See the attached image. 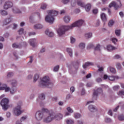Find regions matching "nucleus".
I'll use <instances>...</instances> for the list:
<instances>
[{"label":"nucleus","mask_w":124,"mask_h":124,"mask_svg":"<svg viewBox=\"0 0 124 124\" xmlns=\"http://www.w3.org/2000/svg\"><path fill=\"white\" fill-rule=\"evenodd\" d=\"M47 15L45 17V21L49 24H53L55 21V16H57L59 13L55 10H50L47 11Z\"/></svg>","instance_id":"f257e3e1"},{"label":"nucleus","mask_w":124,"mask_h":124,"mask_svg":"<svg viewBox=\"0 0 124 124\" xmlns=\"http://www.w3.org/2000/svg\"><path fill=\"white\" fill-rule=\"evenodd\" d=\"M39 86L42 88H43V87L52 88L53 87V83L50 80L49 77L45 76L41 80L39 83Z\"/></svg>","instance_id":"f03ea898"},{"label":"nucleus","mask_w":124,"mask_h":124,"mask_svg":"<svg viewBox=\"0 0 124 124\" xmlns=\"http://www.w3.org/2000/svg\"><path fill=\"white\" fill-rule=\"evenodd\" d=\"M54 120V113L46 112L44 113V118L43 119L44 123L48 124L51 123Z\"/></svg>","instance_id":"7ed1b4c3"},{"label":"nucleus","mask_w":124,"mask_h":124,"mask_svg":"<svg viewBox=\"0 0 124 124\" xmlns=\"http://www.w3.org/2000/svg\"><path fill=\"white\" fill-rule=\"evenodd\" d=\"M8 83H9L12 87L11 90V94H13L14 93H16V91H17V88L16 87H17V80L16 79H11L10 80H8Z\"/></svg>","instance_id":"20e7f679"},{"label":"nucleus","mask_w":124,"mask_h":124,"mask_svg":"<svg viewBox=\"0 0 124 124\" xmlns=\"http://www.w3.org/2000/svg\"><path fill=\"white\" fill-rule=\"evenodd\" d=\"M22 102L17 103L16 106L14 108V114L15 116H20L22 114Z\"/></svg>","instance_id":"39448f33"},{"label":"nucleus","mask_w":124,"mask_h":124,"mask_svg":"<svg viewBox=\"0 0 124 124\" xmlns=\"http://www.w3.org/2000/svg\"><path fill=\"white\" fill-rule=\"evenodd\" d=\"M0 104L4 111H6L9 107V100L6 98H3L1 100Z\"/></svg>","instance_id":"423d86ee"},{"label":"nucleus","mask_w":124,"mask_h":124,"mask_svg":"<svg viewBox=\"0 0 124 124\" xmlns=\"http://www.w3.org/2000/svg\"><path fill=\"white\" fill-rule=\"evenodd\" d=\"M77 3L79 6H81V7H84L87 12H89V11L91 10V8H92V5L91 4L88 3L85 5V3L82 2L81 0H78Z\"/></svg>","instance_id":"0eeeda50"},{"label":"nucleus","mask_w":124,"mask_h":124,"mask_svg":"<svg viewBox=\"0 0 124 124\" xmlns=\"http://www.w3.org/2000/svg\"><path fill=\"white\" fill-rule=\"evenodd\" d=\"M35 118L36 120L39 122L42 121L43 118H44V113L41 111H38L35 114Z\"/></svg>","instance_id":"6e6552de"},{"label":"nucleus","mask_w":124,"mask_h":124,"mask_svg":"<svg viewBox=\"0 0 124 124\" xmlns=\"http://www.w3.org/2000/svg\"><path fill=\"white\" fill-rule=\"evenodd\" d=\"M84 21L83 19H79L75 22L74 23H73L74 28H75V27H77L78 28H80V27H82V26H83V24H84Z\"/></svg>","instance_id":"1a4fd4ad"},{"label":"nucleus","mask_w":124,"mask_h":124,"mask_svg":"<svg viewBox=\"0 0 124 124\" xmlns=\"http://www.w3.org/2000/svg\"><path fill=\"white\" fill-rule=\"evenodd\" d=\"M119 3H120V5H118V4H117V3H116V2L113 1L109 4L108 7H109V8H111V7H114L115 9L116 10V9H118V8L122 6V3L120 2V1H119Z\"/></svg>","instance_id":"9d476101"},{"label":"nucleus","mask_w":124,"mask_h":124,"mask_svg":"<svg viewBox=\"0 0 124 124\" xmlns=\"http://www.w3.org/2000/svg\"><path fill=\"white\" fill-rule=\"evenodd\" d=\"M13 6V3L10 1L6 2L3 5L4 9L7 10L8 8H10Z\"/></svg>","instance_id":"9b49d317"},{"label":"nucleus","mask_w":124,"mask_h":124,"mask_svg":"<svg viewBox=\"0 0 124 124\" xmlns=\"http://www.w3.org/2000/svg\"><path fill=\"white\" fill-rule=\"evenodd\" d=\"M57 33L60 36H62V35L65 33V31L62 26L58 30Z\"/></svg>","instance_id":"f8f14e48"},{"label":"nucleus","mask_w":124,"mask_h":124,"mask_svg":"<svg viewBox=\"0 0 124 124\" xmlns=\"http://www.w3.org/2000/svg\"><path fill=\"white\" fill-rule=\"evenodd\" d=\"M45 99V95L43 93L40 94L38 98L37 99V102H39V103H40V102H42L43 100Z\"/></svg>","instance_id":"ddd939ff"},{"label":"nucleus","mask_w":124,"mask_h":124,"mask_svg":"<svg viewBox=\"0 0 124 124\" xmlns=\"http://www.w3.org/2000/svg\"><path fill=\"white\" fill-rule=\"evenodd\" d=\"M54 120H56V121H61L62 119V115L61 113H58L56 115L53 114Z\"/></svg>","instance_id":"4468645a"},{"label":"nucleus","mask_w":124,"mask_h":124,"mask_svg":"<svg viewBox=\"0 0 124 124\" xmlns=\"http://www.w3.org/2000/svg\"><path fill=\"white\" fill-rule=\"evenodd\" d=\"M88 109L90 112H92V113H93L94 112H96L97 110V109L96 108H95V106L93 105H90L88 107Z\"/></svg>","instance_id":"2eb2a0df"},{"label":"nucleus","mask_w":124,"mask_h":124,"mask_svg":"<svg viewBox=\"0 0 124 124\" xmlns=\"http://www.w3.org/2000/svg\"><path fill=\"white\" fill-rule=\"evenodd\" d=\"M102 93V89L101 88H98L93 93V97H96L97 95H98L99 93Z\"/></svg>","instance_id":"dca6fc26"},{"label":"nucleus","mask_w":124,"mask_h":124,"mask_svg":"<svg viewBox=\"0 0 124 124\" xmlns=\"http://www.w3.org/2000/svg\"><path fill=\"white\" fill-rule=\"evenodd\" d=\"M45 32L46 34L49 36V37H54V36H55V33L49 30H46Z\"/></svg>","instance_id":"f3484780"},{"label":"nucleus","mask_w":124,"mask_h":124,"mask_svg":"<svg viewBox=\"0 0 124 124\" xmlns=\"http://www.w3.org/2000/svg\"><path fill=\"white\" fill-rule=\"evenodd\" d=\"M62 27H63V29H64V30L65 31H69V30H72L73 28H74V26L73 25V24H72L70 26H62Z\"/></svg>","instance_id":"a211bd4d"},{"label":"nucleus","mask_w":124,"mask_h":124,"mask_svg":"<svg viewBox=\"0 0 124 124\" xmlns=\"http://www.w3.org/2000/svg\"><path fill=\"white\" fill-rule=\"evenodd\" d=\"M93 65V62H88L83 65V68H84V69H86L87 67H89V66H92Z\"/></svg>","instance_id":"6ab92c4d"},{"label":"nucleus","mask_w":124,"mask_h":124,"mask_svg":"<svg viewBox=\"0 0 124 124\" xmlns=\"http://www.w3.org/2000/svg\"><path fill=\"white\" fill-rule=\"evenodd\" d=\"M103 78L104 80H106V79H108L110 81H114V80H115V77L108 76L107 75H104Z\"/></svg>","instance_id":"aec40b11"},{"label":"nucleus","mask_w":124,"mask_h":124,"mask_svg":"<svg viewBox=\"0 0 124 124\" xmlns=\"http://www.w3.org/2000/svg\"><path fill=\"white\" fill-rule=\"evenodd\" d=\"M13 12L16 14H20L22 13V12L18 9L16 7H14L13 8Z\"/></svg>","instance_id":"412c9836"},{"label":"nucleus","mask_w":124,"mask_h":124,"mask_svg":"<svg viewBox=\"0 0 124 124\" xmlns=\"http://www.w3.org/2000/svg\"><path fill=\"white\" fill-rule=\"evenodd\" d=\"M71 19L70 16H65L63 17V21L66 24H68V23H70Z\"/></svg>","instance_id":"4be33fe9"},{"label":"nucleus","mask_w":124,"mask_h":124,"mask_svg":"<svg viewBox=\"0 0 124 124\" xmlns=\"http://www.w3.org/2000/svg\"><path fill=\"white\" fill-rule=\"evenodd\" d=\"M33 27L35 30H41V29L43 28V25L41 24H37L34 25Z\"/></svg>","instance_id":"5701e85b"},{"label":"nucleus","mask_w":124,"mask_h":124,"mask_svg":"<svg viewBox=\"0 0 124 124\" xmlns=\"http://www.w3.org/2000/svg\"><path fill=\"white\" fill-rule=\"evenodd\" d=\"M29 41H30V45H31V46H32V47H34L35 42H36V39L35 38L31 39L29 40Z\"/></svg>","instance_id":"b1692460"},{"label":"nucleus","mask_w":124,"mask_h":124,"mask_svg":"<svg viewBox=\"0 0 124 124\" xmlns=\"http://www.w3.org/2000/svg\"><path fill=\"white\" fill-rule=\"evenodd\" d=\"M94 51L96 52H100L101 51V46L100 44L96 45L94 48Z\"/></svg>","instance_id":"393cba45"},{"label":"nucleus","mask_w":124,"mask_h":124,"mask_svg":"<svg viewBox=\"0 0 124 124\" xmlns=\"http://www.w3.org/2000/svg\"><path fill=\"white\" fill-rule=\"evenodd\" d=\"M101 19L103 21V22H106L107 21V17H106V15L105 13H102L101 14Z\"/></svg>","instance_id":"a878e982"},{"label":"nucleus","mask_w":124,"mask_h":124,"mask_svg":"<svg viewBox=\"0 0 124 124\" xmlns=\"http://www.w3.org/2000/svg\"><path fill=\"white\" fill-rule=\"evenodd\" d=\"M66 52H67V53H68V54L69 56H70V57L72 56V55L73 54V52L72 51V49H71L70 48H67Z\"/></svg>","instance_id":"bb28decb"},{"label":"nucleus","mask_w":124,"mask_h":124,"mask_svg":"<svg viewBox=\"0 0 124 124\" xmlns=\"http://www.w3.org/2000/svg\"><path fill=\"white\" fill-rule=\"evenodd\" d=\"M82 117L81 114L78 112H76L74 114V118L75 119H80Z\"/></svg>","instance_id":"cd10ccee"},{"label":"nucleus","mask_w":124,"mask_h":124,"mask_svg":"<svg viewBox=\"0 0 124 124\" xmlns=\"http://www.w3.org/2000/svg\"><path fill=\"white\" fill-rule=\"evenodd\" d=\"M10 22H11L10 18H7L4 19L3 21V26H6V25H8Z\"/></svg>","instance_id":"c85d7f7f"},{"label":"nucleus","mask_w":124,"mask_h":124,"mask_svg":"<svg viewBox=\"0 0 124 124\" xmlns=\"http://www.w3.org/2000/svg\"><path fill=\"white\" fill-rule=\"evenodd\" d=\"M38 79H39V75L38 74H35L33 77V82L35 83Z\"/></svg>","instance_id":"c756f323"},{"label":"nucleus","mask_w":124,"mask_h":124,"mask_svg":"<svg viewBox=\"0 0 124 124\" xmlns=\"http://www.w3.org/2000/svg\"><path fill=\"white\" fill-rule=\"evenodd\" d=\"M116 47L115 46H112V45H108L107 46V50L108 51H111L112 50H116Z\"/></svg>","instance_id":"7c9ffc66"},{"label":"nucleus","mask_w":124,"mask_h":124,"mask_svg":"<svg viewBox=\"0 0 124 124\" xmlns=\"http://www.w3.org/2000/svg\"><path fill=\"white\" fill-rule=\"evenodd\" d=\"M5 87H6V84L0 82V91L4 90Z\"/></svg>","instance_id":"2f4dec72"},{"label":"nucleus","mask_w":124,"mask_h":124,"mask_svg":"<svg viewBox=\"0 0 124 124\" xmlns=\"http://www.w3.org/2000/svg\"><path fill=\"white\" fill-rule=\"evenodd\" d=\"M27 119H28V116H27V115H25V116L21 117L20 119V123L25 122V121H26V120H27Z\"/></svg>","instance_id":"473e14b6"},{"label":"nucleus","mask_w":124,"mask_h":124,"mask_svg":"<svg viewBox=\"0 0 124 124\" xmlns=\"http://www.w3.org/2000/svg\"><path fill=\"white\" fill-rule=\"evenodd\" d=\"M0 14L3 16H5L7 15V12L4 10H0Z\"/></svg>","instance_id":"72a5a7b5"},{"label":"nucleus","mask_w":124,"mask_h":124,"mask_svg":"<svg viewBox=\"0 0 124 124\" xmlns=\"http://www.w3.org/2000/svg\"><path fill=\"white\" fill-rule=\"evenodd\" d=\"M66 123L67 124H74V120L72 119H67L66 120Z\"/></svg>","instance_id":"f704fd0d"},{"label":"nucleus","mask_w":124,"mask_h":124,"mask_svg":"<svg viewBox=\"0 0 124 124\" xmlns=\"http://www.w3.org/2000/svg\"><path fill=\"white\" fill-rule=\"evenodd\" d=\"M114 24H115V21L112 19H111L108 21V26L109 27H112Z\"/></svg>","instance_id":"c9c22d12"},{"label":"nucleus","mask_w":124,"mask_h":124,"mask_svg":"<svg viewBox=\"0 0 124 124\" xmlns=\"http://www.w3.org/2000/svg\"><path fill=\"white\" fill-rule=\"evenodd\" d=\"M5 93H7V92H10V93H11V89L10 87H7V85L6 84V87L4 89Z\"/></svg>","instance_id":"e433bc0d"},{"label":"nucleus","mask_w":124,"mask_h":124,"mask_svg":"<svg viewBox=\"0 0 124 124\" xmlns=\"http://www.w3.org/2000/svg\"><path fill=\"white\" fill-rule=\"evenodd\" d=\"M92 36H93V33H87L85 34V37L87 39L91 38Z\"/></svg>","instance_id":"4c0bfd02"},{"label":"nucleus","mask_w":124,"mask_h":124,"mask_svg":"<svg viewBox=\"0 0 124 124\" xmlns=\"http://www.w3.org/2000/svg\"><path fill=\"white\" fill-rule=\"evenodd\" d=\"M85 46H86V45L84 43H80L79 45V47L80 49H85Z\"/></svg>","instance_id":"58836bf2"},{"label":"nucleus","mask_w":124,"mask_h":124,"mask_svg":"<svg viewBox=\"0 0 124 124\" xmlns=\"http://www.w3.org/2000/svg\"><path fill=\"white\" fill-rule=\"evenodd\" d=\"M41 8V9H43V10L46 9V8H47V4H46V3L42 4Z\"/></svg>","instance_id":"ea45409f"},{"label":"nucleus","mask_w":124,"mask_h":124,"mask_svg":"<svg viewBox=\"0 0 124 124\" xmlns=\"http://www.w3.org/2000/svg\"><path fill=\"white\" fill-rule=\"evenodd\" d=\"M110 72H111L112 74H116L117 72L116 71V69H115L114 68H110Z\"/></svg>","instance_id":"a19ab883"},{"label":"nucleus","mask_w":124,"mask_h":124,"mask_svg":"<svg viewBox=\"0 0 124 124\" xmlns=\"http://www.w3.org/2000/svg\"><path fill=\"white\" fill-rule=\"evenodd\" d=\"M117 94L118 95H120L121 96H122V95H124V90H121L119 91Z\"/></svg>","instance_id":"79ce46f5"},{"label":"nucleus","mask_w":124,"mask_h":124,"mask_svg":"<svg viewBox=\"0 0 124 124\" xmlns=\"http://www.w3.org/2000/svg\"><path fill=\"white\" fill-rule=\"evenodd\" d=\"M115 34L117 36H120L121 35V30H115Z\"/></svg>","instance_id":"37998d69"},{"label":"nucleus","mask_w":124,"mask_h":124,"mask_svg":"<svg viewBox=\"0 0 124 124\" xmlns=\"http://www.w3.org/2000/svg\"><path fill=\"white\" fill-rule=\"evenodd\" d=\"M33 77V74H29L28 76H27V79L28 80H31V79H32V77Z\"/></svg>","instance_id":"c03bdc74"},{"label":"nucleus","mask_w":124,"mask_h":124,"mask_svg":"<svg viewBox=\"0 0 124 124\" xmlns=\"http://www.w3.org/2000/svg\"><path fill=\"white\" fill-rule=\"evenodd\" d=\"M118 120L119 121H124V116L123 115H120L118 116Z\"/></svg>","instance_id":"a18cd8bd"},{"label":"nucleus","mask_w":124,"mask_h":124,"mask_svg":"<svg viewBox=\"0 0 124 124\" xmlns=\"http://www.w3.org/2000/svg\"><path fill=\"white\" fill-rule=\"evenodd\" d=\"M70 40H71V43L72 44L75 43V41H76V39H75V38H74L72 37H70Z\"/></svg>","instance_id":"49530a36"},{"label":"nucleus","mask_w":124,"mask_h":124,"mask_svg":"<svg viewBox=\"0 0 124 124\" xmlns=\"http://www.w3.org/2000/svg\"><path fill=\"white\" fill-rule=\"evenodd\" d=\"M70 91L71 93H73L75 92V88H74L73 86H72L70 89Z\"/></svg>","instance_id":"de8ad7c7"},{"label":"nucleus","mask_w":124,"mask_h":124,"mask_svg":"<svg viewBox=\"0 0 124 124\" xmlns=\"http://www.w3.org/2000/svg\"><path fill=\"white\" fill-rule=\"evenodd\" d=\"M12 47H13V48H15V49H16L17 48H19V45H17V44L14 43L12 45Z\"/></svg>","instance_id":"09e8293b"},{"label":"nucleus","mask_w":124,"mask_h":124,"mask_svg":"<svg viewBox=\"0 0 124 124\" xmlns=\"http://www.w3.org/2000/svg\"><path fill=\"white\" fill-rule=\"evenodd\" d=\"M85 94H86V90H85V89L82 88L81 91V95H85Z\"/></svg>","instance_id":"8fccbe9b"},{"label":"nucleus","mask_w":124,"mask_h":124,"mask_svg":"<svg viewBox=\"0 0 124 124\" xmlns=\"http://www.w3.org/2000/svg\"><path fill=\"white\" fill-rule=\"evenodd\" d=\"M18 31L19 34H23V33L24 32V29L21 28L18 30Z\"/></svg>","instance_id":"3c124183"},{"label":"nucleus","mask_w":124,"mask_h":124,"mask_svg":"<svg viewBox=\"0 0 124 124\" xmlns=\"http://www.w3.org/2000/svg\"><path fill=\"white\" fill-rule=\"evenodd\" d=\"M105 122L106 123H111V122H112V120L111 119V118H106L105 119Z\"/></svg>","instance_id":"603ef678"},{"label":"nucleus","mask_w":124,"mask_h":124,"mask_svg":"<svg viewBox=\"0 0 124 124\" xmlns=\"http://www.w3.org/2000/svg\"><path fill=\"white\" fill-rule=\"evenodd\" d=\"M59 68H60V66L59 65H57L54 67L53 70L54 71L56 72L57 71H58V70H59Z\"/></svg>","instance_id":"864d4df0"},{"label":"nucleus","mask_w":124,"mask_h":124,"mask_svg":"<svg viewBox=\"0 0 124 124\" xmlns=\"http://www.w3.org/2000/svg\"><path fill=\"white\" fill-rule=\"evenodd\" d=\"M67 110L68 112H69V113H73L74 112L73 110L71 108H70V107H68L67 108Z\"/></svg>","instance_id":"5fc2aeb1"},{"label":"nucleus","mask_w":124,"mask_h":124,"mask_svg":"<svg viewBox=\"0 0 124 124\" xmlns=\"http://www.w3.org/2000/svg\"><path fill=\"white\" fill-rule=\"evenodd\" d=\"M111 41L114 44L118 41V39L116 38H112L111 39Z\"/></svg>","instance_id":"6e6d98bb"},{"label":"nucleus","mask_w":124,"mask_h":124,"mask_svg":"<svg viewBox=\"0 0 124 124\" xmlns=\"http://www.w3.org/2000/svg\"><path fill=\"white\" fill-rule=\"evenodd\" d=\"M116 67L118 69H121L122 68V65H121V63H117L116 64Z\"/></svg>","instance_id":"4d7b16f0"},{"label":"nucleus","mask_w":124,"mask_h":124,"mask_svg":"<svg viewBox=\"0 0 124 124\" xmlns=\"http://www.w3.org/2000/svg\"><path fill=\"white\" fill-rule=\"evenodd\" d=\"M113 89L114 91H117V90H119V89H120V86L118 85L115 86L113 87Z\"/></svg>","instance_id":"13d9d810"},{"label":"nucleus","mask_w":124,"mask_h":124,"mask_svg":"<svg viewBox=\"0 0 124 124\" xmlns=\"http://www.w3.org/2000/svg\"><path fill=\"white\" fill-rule=\"evenodd\" d=\"M71 3L73 6H74V5H75V3H76V0H72Z\"/></svg>","instance_id":"bf43d9fd"},{"label":"nucleus","mask_w":124,"mask_h":124,"mask_svg":"<svg viewBox=\"0 0 124 124\" xmlns=\"http://www.w3.org/2000/svg\"><path fill=\"white\" fill-rule=\"evenodd\" d=\"M96 81L97 83H100V82H102V79L100 78H96Z\"/></svg>","instance_id":"052dcab7"},{"label":"nucleus","mask_w":124,"mask_h":124,"mask_svg":"<svg viewBox=\"0 0 124 124\" xmlns=\"http://www.w3.org/2000/svg\"><path fill=\"white\" fill-rule=\"evenodd\" d=\"M6 117L7 118H10V117H11V113L9 112H6Z\"/></svg>","instance_id":"680f3d73"},{"label":"nucleus","mask_w":124,"mask_h":124,"mask_svg":"<svg viewBox=\"0 0 124 124\" xmlns=\"http://www.w3.org/2000/svg\"><path fill=\"white\" fill-rule=\"evenodd\" d=\"M91 77H92V74L91 73H89L87 75H86V76L85 77V78H86V79H89Z\"/></svg>","instance_id":"e2e57ef3"},{"label":"nucleus","mask_w":124,"mask_h":124,"mask_svg":"<svg viewBox=\"0 0 124 124\" xmlns=\"http://www.w3.org/2000/svg\"><path fill=\"white\" fill-rule=\"evenodd\" d=\"M78 124H84V122L82 120H78Z\"/></svg>","instance_id":"0e129e2a"},{"label":"nucleus","mask_w":124,"mask_h":124,"mask_svg":"<svg viewBox=\"0 0 124 124\" xmlns=\"http://www.w3.org/2000/svg\"><path fill=\"white\" fill-rule=\"evenodd\" d=\"M14 74L13 73H9L7 74V77H12L13 76Z\"/></svg>","instance_id":"69168bd1"},{"label":"nucleus","mask_w":124,"mask_h":124,"mask_svg":"<svg viewBox=\"0 0 124 124\" xmlns=\"http://www.w3.org/2000/svg\"><path fill=\"white\" fill-rule=\"evenodd\" d=\"M93 14H97V13L98 12V11L97 10V9H95L93 10Z\"/></svg>","instance_id":"338daca9"},{"label":"nucleus","mask_w":124,"mask_h":124,"mask_svg":"<svg viewBox=\"0 0 124 124\" xmlns=\"http://www.w3.org/2000/svg\"><path fill=\"white\" fill-rule=\"evenodd\" d=\"M17 27H18L17 24H13V30H16V29H17Z\"/></svg>","instance_id":"774afa93"}]
</instances>
